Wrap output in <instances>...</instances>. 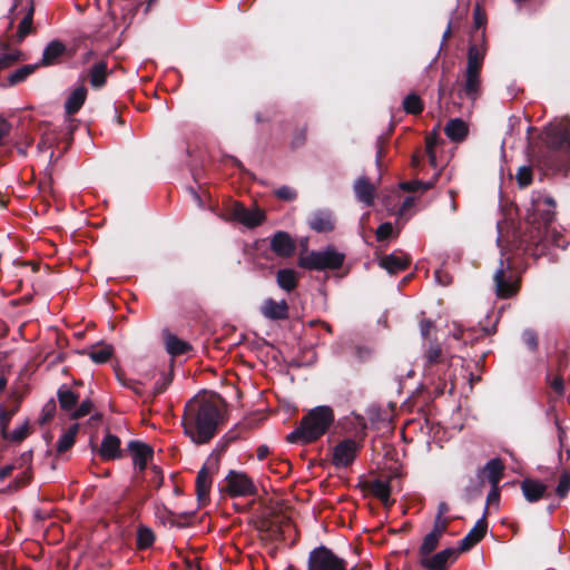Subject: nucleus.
<instances>
[{
	"mask_svg": "<svg viewBox=\"0 0 570 570\" xmlns=\"http://www.w3.org/2000/svg\"><path fill=\"white\" fill-rule=\"evenodd\" d=\"M225 406L224 399L217 393L194 396L185 404L184 433L197 445L209 443L224 422Z\"/></svg>",
	"mask_w": 570,
	"mask_h": 570,
	"instance_id": "obj_1",
	"label": "nucleus"
},
{
	"mask_svg": "<svg viewBox=\"0 0 570 570\" xmlns=\"http://www.w3.org/2000/svg\"><path fill=\"white\" fill-rule=\"evenodd\" d=\"M334 422V411L327 405H320L304 415L298 426L287 436L288 443L308 444L324 435Z\"/></svg>",
	"mask_w": 570,
	"mask_h": 570,
	"instance_id": "obj_2",
	"label": "nucleus"
},
{
	"mask_svg": "<svg viewBox=\"0 0 570 570\" xmlns=\"http://www.w3.org/2000/svg\"><path fill=\"white\" fill-rule=\"evenodd\" d=\"M547 150L541 157L544 166L552 170L570 167V130H552L546 136Z\"/></svg>",
	"mask_w": 570,
	"mask_h": 570,
	"instance_id": "obj_3",
	"label": "nucleus"
},
{
	"mask_svg": "<svg viewBox=\"0 0 570 570\" xmlns=\"http://www.w3.org/2000/svg\"><path fill=\"white\" fill-rule=\"evenodd\" d=\"M495 295L501 299H508L517 295L521 286V277L511 258L500 259V265L494 273Z\"/></svg>",
	"mask_w": 570,
	"mask_h": 570,
	"instance_id": "obj_4",
	"label": "nucleus"
},
{
	"mask_svg": "<svg viewBox=\"0 0 570 570\" xmlns=\"http://www.w3.org/2000/svg\"><path fill=\"white\" fill-rule=\"evenodd\" d=\"M344 261L343 253L328 246L324 250H312L306 256L301 255L297 265L307 271H335L343 266Z\"/></svg>",
	"mask_w": 570,
	"mask_h": 570,
	"instance_id": "obj_5",
	"label": "nucleus"
},
{
	"mask_svg": "<svg viewBox=\"0 0 570 570\" xmlns=\"http://www.w3.org/2000/svg\"><path fill=\"white\" fill-rule=\"evenodd\" d=\"M556 200L549 195H538L532 199V212L529 220L539 233H547L556 218Z\"/></svg>",
	"mask_w": 570,
	"mask_h": 570,
	"instance_id": "obj_6",
	"label": "nucleus"
},
{
	"mask_svg": "<svg viewBox=\"0 0 570 570\" xmlns=\"http://www.w3.org/2000/svg\"><path fill=\"white\" fill-rule=\"evenodd\" d=\"M346 561L325 546H320L309 552L307 570H346Z\"/></svg>",
	"mask_w": 570,
	"mask_h": 570,
	"instance_id": "obj_7",
	"label": "nucleus"
},
{
	"mask_svg": "<svg viewBox=\"0 0 570 570\" xmlns=\"http://www.w3.org/2000/svg\"><path fill=\"white\" fill-rule=\"evenodd\" d=\"M225 482L226 493L230 498L254 497L258 492L254 480L243 471L229 470Z\"/></svg>",
	"mask_w": 570,
	"mask_h": 570,
	"instance_id": "obj_8",
	"label": "nucleus"
},
{
	"mask_svg": "<svg viewBox=\"0 0 570 570\" xmlns=\"http://www.w3.org/2000/svg\"><path fill=\"white\" fill-rule=\"evenodd\" d=\"M362 445L354 439H344L333 448L332 463L335 468H347L353 464Z\"/></svg>",
	"mask_w": 570,
	"mask_h": 570,
	"instance_id": "obj_9",
	"label": "nucleus"
},
{
	"mask_svg": "<svg viewBox=\"0 0 570 570\" xmlns=\"http://www.w3.org/2000/svg\"><path fill=\"white\" fill-rule=\"evenodd\" d=\"M218 470V460L208 458L205 464L197 473L196 478V495L200 504H206L209 500L212 488V474Z\"/></svg>",
	"mask_w": 570,
	"mask_h": 570,
	"instance_id": "obj_10",
	"label": "nucleus"
},
{
	"mask_svg": "<svg viewBox=\"0 0 570 570\" xmlns=\"http://www.w3.org/2000/svg\"><path fill=\"white\" fill-rule=\"evenodd\" d=\"M230 217L248 228H255L263 224L266 216L259 208L248 209L239 202H235L229 208Z\"/></svg>",
	"mask_w": 570,
	"mask_h": 570,
	"instance_id": "obj_11",
	"label": "nucleus"
},
{
	"mask_svg": "<svg viewBox=\"0 0 570 570\" xmlns=\"http://www.w3.org/2000/svg\"><path fill=\"white\" fill-rule=\"evenodd\" d=\"M269 248L277 257L289 258L296 252V243L287 232L277 230L271 237Z\"/></svg>",
	"mask_w": 570,
	"mask_h": 570,
	"instance_id": "obj_12",
	"label": "nucleus"
},
{
	"mask_svg": "<svg viewBox=\"0 0 570 570\" xmlns=\"http://www.w3.org/2000/svg\"><path fill=\"white\" fill-rule=\"evenodd\" d=\"M412 263L409 254L401 249L394 250L392 254L385 255L380 258L379 265L386 269L389 274L396 275L406 271Z\"/></svg>",
	"mask_w": 570,
	"mask_h": 570,
	"instance_id": "obj_13",
	"label": "nucleus"
},
{
	"mask_svg": "<svg viewBox=\"0 0 570 570\" xmlns=\"http://www.w3.org/2000/svg\"><path fill=\"white\" fill-rule=\"evenodd\" d=\"M488 530V521H487V510L484 511L481 519L476 521L474 527L468 532V534L459 542L458 551L468 552L475 544H478L487 534Z\"/></svg>",
	"mask_w": 570,
	"mask_h": 570,
	"instance_id": "obj_14",
	"label": "nucleus"
},
{
	"mask_svg": "<svg viewBox=\"0 0 570 570\" xmlns=\"http://www.w3.org/2000/svg\"><path fill=\"white\" fill-rule=\"evenodd\" d=\"M33 14H35V4L33 1L30 0L28 2V6L24 9V14L21 19V21L18 24L17 32L11 36L10 40L20 45L23 42V40L30 36L36 33V28L33 26Z\"/></svg>",
	"mask_w": 570,
	"mask_h": 570,
	"instance_id": "obj_15",
	"label": "nucleus"
},
{
	"mask_svg": "<svg viewBox=\"0 0 570 570\" xmlns=\"http://www.w3.org/2000/svg\"><path fill=\"white\" fill-rule=\"evenodd\" d=\"M459 551L454 548H446L434 556L420 558V564L428 570H446L449 560L455 559Z\"/></svg>",
	"mask_w": 570,
	"mask_h": 570,
	"instance_id": "obj_16",
	"label": "nucleus"
},
{
	"mask_svg": "<svg viewBox=\"0 0 570 570\" xmlns=\"http://www.w3.org/2000/svg\"><path fill=\"white\" fill-rule=\"evenodd\" d=\"M358 487L376 499H379L385 507H390L393 504L391 501V485L389 482L382 481L380 479H375L372 481H363L360 482Z\"/></svg>",
	"mask_w": 570,
	"mask_h": 570,
	"instance_id": "obj_17",
	"label": "nucleus"
},
{
	"mask_svg": "<svg viewBox=\"0 0 570 570\" xmlns=\"http://www.w3.org/2000/svg\"><path fill=\"white\" fill-rule=\"evenodd\" d=\"M504 464L501 459H492L490 460L482 469L478 471V479L481 481V484H484V479H487L491 487L499 485V482L503 478Z\"/></svg>",
	"mask_w": 570,
	"mask_h": 570,
	"instance_id": "obj_18",
	"label": "nucleus"
},
{
	"mask_svg": "<svg viewBox=\"0 0 570 570\" xmlns=\"http://www.w3.org/2000/svg\"><path fill=\"white\" fill-rule=\"evenodd\" d=\"M128 450L132 454L135 466H137L140 472L146 469L148 461L154 456V449L149 444L138 440L130 441L128 443Z\"/></svg>",
	"mask_w": 570,
	"mask_h": 570,
	"instance_id": "obj_19",
	"label": "nucleus"
},
{
	"mask_svg": "<svg viewBox=\"0 0 570 570\" xmlns=\"http://www.w3.org/2000/svg\"><path fill=\"white\" fill-rule=\"evenodd\" d=\"M10 39L0 37V70L10 68L19 61H23L24 55L20 49L11 48Z\"/></svg>",
	"mask_w": 570,
	"mask_h": 570,
	"instance_id": "obj_20",
	"label": "nucleus"
},
{
	"mask_svg": "<svg viewBox=\"0 0 570 570\" xmlns=\"http://www.w3.org/2000/svg\"><path fill=\"white\" fill-rule=\"evenodd\" d=\"M261 313L268 320L283 321L288 318V304L285 299L276 302L273 298H267L261 306Z\"/></svg>",
	"mask_w": 570,
	"mask_h": 570,
	"instance_id": "obj_21",
	"label": "nucleus"
},
{
	"mask_svg": "<svg viewBox=\"0 0 570 570\" xmlns=\"http://www.w3.org/2000/svg\"><path fill=\"white\" fill-rule=\"evenodd\" d=\"M120 444V439L108 432L101 442L99 455L105 461L121 458Z\"/></svg>",
	"mask_w": 570,
	"mask_h": 570,
	"instance_id": "obj_22",
	"label": "nucleus"
},
{
	"mask_svg": "<svg viewBox=\"0 0 570 570\" xmlns=\"http://www.w3.org/2000/svg\"><path fill=\"white\" fill-rule=\"evenodd\" d=\"M67 47L59 40L50 41L42 53L41 61L38 63L39 67L53 66L59 62V59L66 53Z\"/></svg>",
	"mask_w": 570,
	"mask_h": 570,
	"instance_id": "obj_23",
	"label": "nucleus"
},
{
	"mask_svg": "<svg viewBox=\"0 0 570 570\" xmlns=\"http://www.w3.org/2000/svg\"><path fill=\"white\" fill-rule=\"evenodd\" d=\"M87 94L88 90L83 85L77 87L70 92L65 102V112L67 116H73L82 108L87 99Z\"/></svg>",
	"mask_w": 570,
	"mask_h": 570,
	"instance_id": "obj_24",
	"label": "nucleus"
},
{
	"mask_svg": "<svg viewBox=\"0 0 570 570\" xmlns=\"http://www.w3.org/2000/svg\"><path fill=\"white\" fill-rule=\"evenodd\" d=\"M108 76V65L105 60L94 63L88 72L89 82L96 90L102 89L106 86Z\"/></svg>",
	"mask_w": 570,
	"mask_h": 570,
	"instance_id": "obj_25",
	"label": "nucleus"
},
{
	"mask_svg": "<svg viewBox=\"0 0 570 570\" xmlns=\"http://www.w3.org/2000/svg\"><path fill=\"white\" fill-rule=\"evenodd\" d=\"M444 132L451 141L462 142L469 134V127L461 118H452L446 122Z\"/></svg>",
	"mask_w": 570,
	"mask_h": 570,
	"instance_id": "obj_26",
	"label": "nucleus"
},
{
	"mask_svg": "<svg viewBox=\"0 0 570 570\" xmlns=\"http://www.w3.org/2000/svg\"><path fill=\"white\" fill-rule=\"evenodd\" d=\"M354 191L357 199L366 206H373L375 197V186L367 177H360L354 184Z\"/></svg>",
	"mask_w": 570,
	"mask_h": 570,
	"instance_id": "obj_27",
	"label": "nucleus"
},
{
	"mask_svg": "<svg viewBox=\"0 0 570 570\" xmlns=\"http://www.w3.org/2000/svg\"><path fill=\"white\" fill-rule=\"evenodd\" d=\"M521 489L527 501L537 502L544 497L547 485L537 480L524 479Z\"/></svg>",
	"mask_w": 570,
	"mask_h": 570,
	"instance_id": "obj_28",
	"label": "nucleus"
},
{
	"mask_svg": "<svg viewBox=\"0 0 570 570\" xmlns=\"http://www.w3.org/2000/svg\"><path fill=\"white\" fill-rule=\"evenodd\" d=\"M57 397L60 409L71 414L79 401V394L70 390L67 385H61L57 391Z\"/></svg>",
	"mask_w": 570,
	"mask_h": 570,
	"instance_id": "obj_29",
	"label": "nucleus"
},
{
	"mask_svg": "<svg viewBox=\"0 0 570 570\" xmlns=\"http://www.w3.org/2000/svg\"><path fill=\"white\" fill-rule=\"evenodd\" d=\"M165 345L166 351L173 356H180L193 350V346L188 342L170 333L165 336Z\"/></svg>",
	"mask_w": 570,
	"mask_h": 570,
	"instance_id": "obj_30",
	"label": "nucleus"
},
{
	"mask_svg": "<svg viewBox=\"0 0 570 570\" xmlns=\"http://www.w3.org/2000/svg\"><path fill=\"white\" fill-rule=\"evenodd\" d=\"M481 72L473 71V70H465V81L463 85V91L465 96L471 99L475 100L481 91Z\"/></svg>",
	"mask_w": 570,
	"mask_h": 570,
	"instance_id": "obj_31",
	"label": "nucleus"
},
{
	"mask_svg": "<svg viewBox=\"0 0 570 570\" xmlns=\"http://www.w3.org/2000/svg\"><path fill=\"white\" fill-rule=\"evenodd\" d=\"M276 282L282 289L289 293L298 285L297 272L292 268H281L276 273Z\"/></svg>",
	"mask_w": 570,
	"mask_h": 570,
	"instance_id": "obj_32",
	"label": "nucleus"
},
{
	"mask_svg": "<svg viewBox=\"0 0 570 570\" xmlns=\"http://www.w3.org/2000/svg\"><path fill=\"white\" fill-rule=\"evenodd\" d=\"M309 227L317 233H327L334 229V223L331 214L316 212L308 220Z\"/></svg>",
	"mask_w": 570,
	"mask_h": 570,
	"instance_id": "obj_33",
	"label": "nucleus"
},
{
	"mask_svg": "<svg viewBox=\"0 0 570 570\" xmlns=\"http://www.w3.org/2000/svg\"><path fill=\"white\" fill-rule=\"evenodd\" d=\"M484 60V50L476 45H470L468 50V70L481 72Z\"/></svg>",
	"mask_w": 570,
	"mask_h": 570,
	"instance_id": "obj_34",
	"label": "nucleus"
},
{
	"mask_svg": "<svg viewBox=\"0 0 570 570\" xmlns=\"http://www.w3.org/2000/svg\"><path fill=\"white\" fill-rule=\"evenodd\" d=\"M79 430L78 424L71 425L68 431L62 433L57 442V453L62 454L71 449L76 442V436Z\"/></svg>",
	"mask_w": 570,
	"mask_h": 570,
	"instance_id": "obj_35",
	"label": "nucleus"
},
{
	"mask_svg": "<svg viewBox=\"0 0 570 570\" xmlns=\"http://www.w3.org/2000/svg\"><path fill=\"white\" fill-rule=\"evenodd\" d=\"M155 539V533L150 528L140 525L137 530L136 547L138 550H147L154 544Z\"/></svg>",
	"mask_w": 570,
	"mask_h": 570,
	"instance_id": "obj_36",
	"label": "nucleus"
},
{
	"mask_svg": "<svg viewBox=\"0 0 570 570\" xmlns=\"http://www.w3.org/2000/svg\"><path fill=\"white\" fill-rule=\"evenodd\" d=\"M403 109L409 115L417 116L424 110V104L416 94H410L403 100Z\"/></svg>",
	"mask_w": 570,
	"mask_h": 570,
	"instance_id": "obj_37",
	"label": "nucleus"
},
{
	"mask_svg": "<svg viewBox=\"0 0 570 570\" xmlns=\"http://www.w3.org/2000/svg\"><path fill=\"white\" fill-rule=\"evenodd\" d=\"M39 68L38 63L35 65H24L17 69L8 77V81L10 86H16L24 81L31 73H33Z\"/></svg>",
	"mask_w": 570,
	"mask_h": 570,
	"instance_id": "obj_38",
	"label": "nucleus"
},
{
	"mask_svg": "<svg viewBox=\"0 0 570 570\" xmlns=\"http://www.w3.org/2000/svg\"><path fill=\"white\" fill-rule=\"evenodd\" d=\"M440 539L433 532L428 533L419 548L420 558L430 556L438 548Z\"/></svg>",
	"mask_w": 570,
	"mask_h": 570,
	"instance_id": "obj_39",
	"label": "nucleus"
},
{
	"mask_svg": "<svg viewBox=\"0 0 570 570\" xmlns=\"http://www.w3.org/2000/svg\"><path fill=\"white\" fill-rule=\"evenodd\" d=\"M114 348L111 345H104L89 352V357L97 364H105L112 356Z\"/></svg>",
	"mask_w": 570,
	"mask_h": 570,
	"instance_id": "obj_40",
	"label": "nucleus"
},
{
	"mask_svg": "<svg viewBox=\"0 0 570 570\" xmlns=\"http://www.w3.org/2000/svg\"><path fill=\"white\" fill-rule=\"evenodd\" d=\"M515 180L520 188H527L533 181V170L531 166H520L515 174Z\"/></svg>",
	"mask_w": 570,
	"mask_h": 570,
	"instance_id": "obj_41",
	"label": "nucleus"
},
{
	"mask_svg": "<svg viewBox=\"0 0 570 570\" xmlns=\"http://www.w3.org/2000/svg\"><path fill=\"white\" fill-rule=\"evenodd\" d=\"M29 434H30V424H29V421L26 420L24 423L20 428L13 430L12 432H8L7 438H3V439L6 441L12 442V443H20Z\"/></svg>",
	"mask_w": 570,
	"mask_h": 570,
	"instance_id": "obj_42",
	"label": "nucleus"
},
{
	"mask_svg": "<svg viewBox=\"0 0 570 570\" xmlns=\"http://www.w3.org/2000/svg\"><path fill=\"white\" fill-rule=\"evenodd\" d=\"M32 480V471L29 466L20 475L16 476L12 482L8 485V491H17L27 487Z\"/></svg>",
	"mask_w": 570,
	"mask_h": 570,
	"instance_id": "obj_43",
	"label": "nucleus"
},
{
	"mask_svg": "<svg viewBox=\"0 0 570 570\" xmlns=\"http://www.w3.org/2000/svg\"><path fill=\"white\" fill-rule=\"evenodd\" d=\"M424 357L426 360V364L430 366L443 362V353L441 346L439 344H431L426 350Z\"/></svg>",
	"mask_w": 570,
	"mask_h": 570,
	"instance_id": "obj_44",
	"label": "nucleus"
},
{
	"mask_svg": "<svg viewBox=\"0 0 570 570\" xmlns=\"http://www.w3.org/2000/svg\"><path fill=\"white\" fill-rule=\"evenodd\" d=\"M16 412H17V407L12 409V410L0 409V433H1L2 439L7 438V433L9 432L8 429H9L10 421Z\"/></svg>",
	"mask_w": 570,
	"mask_h": 570,
	"instance_id": "obj_45",
	"label": "nucleus"
},
{
	"mask_svg": "<svg viewBox=\"0 0 570 570\" xmlns=\"http://www.w3.org/2000/svg\"><path fill=\"white\" fill-rule=\"evenodd\" d=\"M274 195L277 199L284 202H294L298 196L297 191L294 188L286 185L275 189Z\"/></svg>",
	"mask_w": 570,
	"mask_h": 570,
	"instance_id": "obj_46",
	"label": "nucleus"
},
{
	"mask_svg": "<svg viewBox=\"0 0 570 570\" xmlns=\"http://www.w3.org/2000/svg\"><path fill=\"white\" fill-rule=\"evenodd\" d=\"M253 429V422H243L237 424L234 429L229 430L225 435L227 442H234L242 436L243 431Z\"/></svg>",
	"mask_w": 570,
	"mask_h": 570,
	"instance_id": "obj_47",
	"label": "nucleus"
},
{
	"mask_svg": "<svg viewBox=\"0 0 570 570\" xmlns=\"http://www.w3.org/2000/svg\"><path fill=\"white\" fill-rule=\"evenodd\" d=\"M92 407L94 404L89 399L83 400L78 407H75V410L70 414V417L73 420L85 417L91 412Z\"/></svg>",
	"mask_w": 570,
	"mask_h": 570,
	"instance_id": "obj_48",
	"label": "nucleus"
},
{
	"mask_svg": "<svg viewBox=\"0 0 570 570\" xmlns=\"http://www.w3.org/2000/svg\"><path fill=\"white\" fill-rule=\"evenodd\" d=\"M56 402L53 399L49 400L45 406L42 407V414L40 419V424H47L49 421H51L56 414Z\"/></svg>",
	"mask_w": 570,
	"mask_h": 570,
	"instance_id": "obj_49",
	"label": "nucleus"
},
{
	"mask_svg": "<svg viewBox=\"0 0 570 570\" xmlns=\"http://www.w3.org/2000/svg\"><path fill=\"white\" fill-rule=\"evenodd\" d=\"M306 136H307L306 127L296 129L293 134V138L291 141V148L297 149V148L304 146L306 142Z\"/></svg>",
	"mask_w": 570,
	"mask_h": 570,
	"instance_id": "obj_50",
	"label": "nucleus"
},
{
	"mask_svg": "<svg viewBox=\"0 0 570 570\" xmlns=\"http://www.w3.org/2000/svg\"><path fill=\"white\" fill-rule=\"evenodd\" d=\"M570 491V474L563 472L559 479L556 492L560 498H564Z\"/></svg>",
	"mask_w": 570,
	"mask_h": 570,
	"instance_id": "obj_51",
	"label": "nucleus"
},
{
	"mask_svg": "<svg viewBox=\"0 0 570 570\" xmlns=\"http://www.w3.org/2000/svg\"><path fill=\"white\" fill-rule=\"evenodd\" d=\"M453 89L454 87L450 83L449 78L442 73L439 80V98L442 99L445 96H452Z\"/></svg>",
	"mask_w": 570,
	"mask_h": 570,
	"instance_id": "obj_52",
	"label": "nucleus"
},
{
	"mask_svg": "<svg viewBox=\"0 0 570 570\" xmlns=\"http://www.w3.org/2000/svg\"><path fill=\"white\" fill-rule=\"evenodd\" d=\"M173 381V373L164 375L160 380L155 383L154 395L163 394Z\"/></svg>",
	"mask_w": 570,
	"mask_h": 570,
	"instance_id": "obj_53",
	"label": "nucleus"
},
{
	"mask_svg": "<svg viewBox=\"0 0 570 570\" xmlns=\"http://www.w3.org/2000/svg\"><path fill=\"white\" fill-rule=\"evenodd\" d=\"M449 523L450 519L435 517L433 529L431 532L436 534L439 538H442L443 533H445L448 530Z\"/></svg>",
	"mask_w": 570,
	"mask_h": 570,
	"instance_id": "obj_54",
	"label": "nucleus"
},
{
	"mask_svg": "<svg viewBox=\"0 0 570 570\" xmlns=\"http://www.w3.org/2000/svg\"><path fill=\"white\" fill-rule=\"evenodd\" d=\"M393 234V225L390 222L382 223L376 229V239L383 242Z\"/></svg>",
	"mask_w": 570,
	"mask_h": 570,
	"instance_id": "obj_55",
	"label": "nucleus"
},
{
	"mask_svg": "<svg viewBox=\"0 0 570 570\" xmlns=\"http://www.w3.org/2000/svg\"><path fill=\"white\" fill-rule=\"evenodd\" d=\"M523 342L531 350L535 351L538 348V336L534 331L528 330L523 333Z\"/></svg>",
	"mask_w": 570,
	"mask_h": 570,
	"instance_id": "obj_56",
	"label": "nucleus"
},
{
	"mask_svg": "<svg viewBox=\"0 0 570 570\" xmlns=\"http://www.w3.org/2000/svg\"><path fill=\"white\" fill-rule=\"evenodd\" d=\"M483 484H481V481L479 480L478 484H474L472 487L465 488V498L468 501L474 500L479 498L482 493Z\"/></svg>",
	"mask_w": 570,
	"mask_h": 570,
	"instance_id": "obj_57",
	"label": "nucleus"
},
{
	"mask_svg": "<svg viewBox=\"0 0 570 570\" xmlns=\"http://www.w3.org/2000/svg\"><path fill=\"white\" fill-rule=\"evenodd\" d=\"M421 185H422L421 180H411V181H402V183H400L399 186L403 191L415 193V191L420 190Z\"/></svg>",
	"mask_w": 570,
	"mask_h": 570,
	"instance_id": "obj_58",
	"label": "nucleus"
},
{
	"mask_svg": "<svg viewBox=\"0 0 570 570\" xmlns=\"http://www.w3.org/2000/svg\"><path fill=\"white\" fill-rule=\"evenodd\" d=\"M385 145L386 140L383 136H380L376 140V163L377 165L381 164L382 159L385 156Z\"/></svg>",
	"mask_w": 570,
	"mask_h": 570,
	"instance_id": "obj_59",
	"label": "nucleus"
},
{
	"mask_svg": "<svg viewBox=\"0 0 570 570\" xmlns=\"http://www.w3.org/2000/svg\"><path fill=\"white\" fill-rule=\"evenodd\" d=\"M439 144V135L433 131L425 137V151H435Z\"/></svg>",
	"mask_w": 570,
	"mask_h": 570,
	"instance_id": "obj_60",
	"label": "nucleus"
},
{
	"mask_svg": "<svg viewBox=\"0 0 570 570\" xmlns=\"http://www.w3.org/2000/svg\"><path fill=\"white\" fill-rule=\"evenodd\" d=\"M473 18L475 28H481L485 24V13L481 10L479 4H476V7L473 10Z\"/></svg>",
	"mask_w": 570,
	"mask_h": 570,
	"instance_id": "obj_61",
	"label": "nucleus"
},
{
	"mask_svg": "<svg viewBox=\"0 0 570 570\" xmlns=\"http://www.w3.org/2000/svg\"><path fill=\"white\" fill-rule=\"evenodd\" d=\"M550 386L559 396L563 395V393H564V382H563L562 376H556L551 381Z\"/></svg>",
	"mask_w": 570,
	"mask_h": 570,
	"instance_id": "obj_62",
	"label": "nucleus"
},
{
	"mask_svg": "<svg viewBox=\"0 0 570 570\" xmlns=\"http://www.w3.org/2000/svg\"><path fill=\"white\" fill-rule=\"evenodd\" d=\"M153 478L150 479V482L155 484L156 488H160L163 484V471L157 465L151 466Z\"/></svg>",
	"mask_w": 570,
	"mask_h": 570,
	"instance_id": "obj_63",
	"label": "nucleus"
},
{
	"mask_svg": "<svg viewBox=\"0 0 570 570\" xmlns=\"http://www.w3.org/2000/svg\"><path fill=\"white\" fill-rule=\"evenodd\" d=\"M414 204H415V198L412 197V196H407L403 200V203H402V205H401V207L399 209L397 215L399 216H404L414 206Z\"/></svg>",
	"mask_w": 570,
	"mask_h": 570,
	"instance_id": "obj_64",
	"label": "nucleus"
}]
</instances>
